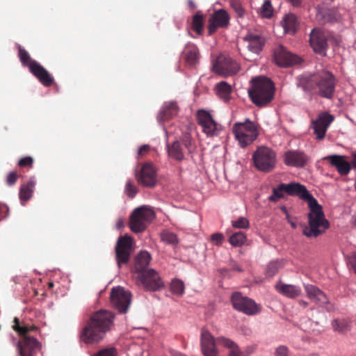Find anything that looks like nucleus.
<instances>
[{"label": "nucleus", "mask_w": 356, "mask_h": 356, "mask_svg": "<svg viewBox=\"0 0 356 356\" xmlns=\"http://www.w3.org/2000/svg\"><path fill=\"white\" fill-rule=\"evenodd\" d=\"M115 314L106 309L93 313L82 330L80 339L86 343H98L113 326Z\"/></svg>", "instance_id": "nucleus-1"}, {"label": "nucleus", "mask_w": 356, "mask_h": 356, "mask_svg": "<svg viewBox=\"0 0 356 356\" xmlns=\"http://www.w3.org/2000/svg\"><path fill=\"white\" fill-rule=\"evenodd\" d=\"M337 82L335 76L331 72L323 70L309 76L302 77L300 86L306 92L331 99L334 95Z\"/></svg>", "instance_id": "nucleus-2"}, {"label": "nucleus", "mask_w": 356, "mask_h": 356, "mask_svg": "<svg viewBox=\"0 0 356 356\" xmlns=\"http://www.w3.org/2000/svg\"><path fill=\"white\" fill-rule=\"evenodd\" d=\"M308 204L309 212L307 214L308 227H305L302 234L309 238H316L329 227V222L325 219L323 207L308 191L303 200Z\"/></svg>", "instance_id": "nucleus-3"}, {"label": "nucleus", "mask_w": 356, "mask_h": 356, "mask_svg": "<svg viewBox=\"0 0 356 356\" xmlns=\"http://www.w3.org/2000/svg\"><path fill=\"white\" fill-rule=\"evenodd\" d=\"M275 86L268 78L259 76L251 80L248 95L251 101L258 107L268 104L273 99Z\"/></svg>", "instance_id": "nucleus-4"}, {"label": "nucleus", "mask_w": 356, "mask_h": 356, "mask_svg": "<svg viewBox=\"0 0 356 356\" xmlns=\"http://www.w3.org/2000/svg\"><path fill=\"white\" fill-rule=\"evenodd\" d=\"M232 132L241 147L252 143L259 136L258 125L249 120L244 122L234 123Z\"/></svg>", "instance_id": "nucleus-5"}, {"label": "nucleus", "mask_w": 356, "mask_h": 356, "mask_svg": "<svg viewBox=\"0 0 356 356\" xmlns=\"http://www.w3.org/2000/svg\"><path fill=\"white\" fill-rule=\"evenodd\" d=\"M155 218L154 212L146 206H142L134 210L130 216L129 227L135 233L143 232L147 223Z\"/></svg>", "instance_id": "nucleus-6"}, {"label": "nucleus", "mask_w": 356, "mask_h": 356, "mask_svg": "<svg viewBox=\"0 0 356 356\" xmlns=\"http://www.w3.org/2000/svg\"><path fill=\"white\" fill-rule=\"evenodd\" d=\"M307 193V188L299 183L281 184L277 187L273 188V193L268 197V200L270 202H277L284 197V194L298 196L300 199L303 200Z\"/></svg>", "instance_id": "nucleus-7"}, {"label": "nucleus", "mask_w": 356, "mask_h": 356, "mask_svg": "<svg viewBox=\"0 0 356 356\" xmlns=\"http://www.w3.org/2000/svg\"><path fill=\"white\" fill-rule=\"evenodd\" d=\"M255 167L260 171H271L276 163V154L269 147L261 146L257 149L252 156Z\"/></svg>", "instance_id": "nucleus-8"}, {"label": "nucleus", "mask_w": 356, "mask_h": 356, "mask_svg": "<svg viewBox=\"0 0 356 356\" xmlns=\"http://www.w3.org/2000/svg\"><path fill=\"white\" fill-rule=\"evenodd\" d=\"M111 303L119 313L127 312L131 302V293L122 286L113 287L110 294Z\"/></svg>", "instance_id": "nucleus-9"}, {"label": "nucleus", "mask_w": 356, "mask_h": 356, "mask_svg": "<svg viewBox=\"0 0 356 356\" xmlns=\"http://www.w3.org/2000/svg\"><path fill=\"white\" fill-rule=\"evenodd\" d=\"M240 70L238 63L231 57L219 55L213 63V70L220 76L226 77L236 74Z\"/></svg>", "instance_id": "nucleus-10"}, {"label": "nucleus", "mask_w": 356, "mask_h": 356, "mask_svg": "<svg viewBox=\"0 0 356 356\" xmlns=\"http://www.w3.org/2000/svg\"><path fill=\"white\" fill-rule=\"evenodd\" d=\"M139 285L147 291H158L163 288L164 283L158 273L152 268L136 275Z\"/></svg>", "instance_id": "nucleus-11"}, {"label": "nucleus", "mask_w": 356, "mask_h": 356, "mask_svg": "<svg viewBox=\"0 0 356 356\" xmlns=\"http://www.w3.org/2000/svg\"><path fill=\"white\" fill-rule=\"evenodd\" d=\"M198 124L202 127V131L208 136H218L222 131V127L213 118L210 113L204 110H199L197 113Z\"/></svg>", "instance_id": "nucleus-12"}, {"label": "nucleus", "mask_w": 356, "mask_h": 356, "mask_svg": "<svg viewBox=\"0 0 356 356\" xmlns=\"http://www.w3.org/2000/svg\"><path fill=\"white\" fill-rule=\"evenodd\" d=\"M231 301L235 309L247 315H254L260 311L259 305L253 300L243 296L239 292L232 294Z\"/></svg>", "instance_id": "nucleus-13"}, {"label": "nucleus", "mask_w": 356, "mask_h": 356, "mask_svg": "<svg viewBox=\"0 0 356 356\" xmlns=\"http://www.w3.org/2000/svg\"><path fill=\"white\" fill-rule=\"evenodd\" d=\"M132 248V238L128 236H120L115 248V258L119 268L127 264L130 259Z\"/></svg>", "instance_id": "nucleus-14"}, {"label": "nucleus", "mask_w": 356, "mask_h": 356, "mask_svg": "<svg viewBox=\"0 0 356 356\" xmlns=\"http://www.w3.org/2000/svg\"><path fill=\"white\" fill-rule=\"evenodd\" d=\"M325 159L327 160L341 176L347 175L351 167L356 169V153L352 154L350 162L346 160L345 156L337 154L327 156Z\"/></svg>", "instance_id": "nucleus-15"}, {"label": "nucleus", "mask_w": 356, "mask_h": 356, "mask_svg": "<svg viewBox=\"0 0 356 356\" xmlns=\"http://www.w3.org/2000/svg\"><path fill=\"white\" fill-rule=\"evenodd\" d=\"M309 44L313 50L321 55L325 56L328 47L325 33L318 28H314L309 34Z\"/></svg>", "instance_id": "nucleus-16"}, {"label": "nucleus", "mask_w": 356, "mask_h": 356, "mask_svg": "<svg viewBox=\"0 0 356 356\" xmlns=\"http://www.w3.org/2000/svg\"><path fill=\"white\" fill-rule=\"evenodd\" d=\"M229 24V16L227 12L223 9L215 11L210 17L208 22V34L213 35L220 29L227 28Z\"/></svg>", "instance_id": "nucleus-17"}, {"label": "nucleus", "mask_w": 356, "mask_h": 356, "mask_svg": "<svg viewBox=\"0 0 356 356\" xmlns=\"http://www.w3.org/2000/svg\"><path fill=\"white\" fill-rule=\"evenodd\" d=\"M200 344L204 356L218 355L215 339L210 332L204 328H202L201 331Z\"/></svg>", "instance_id": "nucleus-18"}, {"label": "nucleus", "mask_w": 356, "mask_h": 356, "mask_svg": "<svg viewBox=\"0 0 356 356\" xmlns=\"http://www.w3.org/2000/svg\"><path fill=\"white\" fill-rule=\"evenodd\" d=\"M274 59L280 66H289L300 62V58L288 51L284 47L279 46L274 51Z\"/></svg>", "instance_id": "nucleus-19"}, {"label": "nucleus", "mask_w": 356, "mask_h": 356, "mask_svg": "<svg viewBox=\"0 0 356 356\" xmlns=\"http://www.w3.org/2000/svg\"><path fill=\"white\" fill-rule=\"evenodd\" d=\"M30 72L45 87H50L54 83L53 76L39 63H33Z\"/></svg>", "instance_id": "nucleus-20"}, {"label": "nucleus", "mask_w": 356, "mask_h": 356, "mask_svg": "<svg viewBox=\"0 0 356 356\" xmlns=\"http://www.w3.org/2000/svg\"><path fill=\"white\" fill-rule=\"evenodd\" d=\"M286 165L296 168H302L308 162V156L301 151L289 150L284 155Z\"/></svg>", "instance_id": "nucleus-21"}, {"label": "nucleus", "mask_w": 356, "mask_h": 356, "mask_svg": "<svg viewBox=\"0 0 356 356\" xmlns=\"http://www.w3.org/2000/svg\"><path fill=\"white\" fill-rule=\"evenodd\" d=\"M333 120L332 115L324 113L312 122L314 134L318 140H322L325 137L326 131Z\"/></svg>", "instance_id": "nucleus-22"}, {"label": "nucleus", "mask_w": 356, "mask_h": 356, "mask_svg": "<svg viewBox=\"0 0 356 356\" xmlns=\"http://www.w3.org/2000/svg\"><path fill=\"white\" fill-rule=\"evenodd\" d=\"M243 40L248 43V49L254 54H259L265 44L264 38L257 33L248 32L243 37Z\"/></svg>", "instance_id": "nucleus-23"}, {"label": "nucleus", "mask_w": 356, "mask_h": 356, "mask_svg": "<svg viewBox=\"0 0 356 356\" xmlns=\"http://www.w3.org/2000/svg\"><path fill=\"white\" fill-rule=\"evenodd\" d=\"M40 348V344L38 341L35 338L26 334L19 343V352L22 356H32Z\"/></svg>", "instance_id": "nucleus-24"}, {"label": "nucleus", "mask_w": 356, "mask_h": 356, "mask_svg": "<svg viewBox=\"0 0 356 356\" xmlns=\"http://www.w3.org/2000/svg\"><path fill=\"white\" fill-rule=\"evenodd\" d=\"M307 296L316 304L323 306L329 303L328 298L323 291L312 284L305 285Z\"/></svg>", "instance_id": "nucleus-25"}, {"label": "nucleus", "mask_w": 356, "mask_h": 356, "mask_svg": "<svg viewBox=\"0 0 356 356\" xmlns=\"http://www.w3.org/2000/svg\"><path fill=\"white\" fill-rule=\"evenodd\" d=\"M179 111V107L175 102L165 103L159 111L157 120L159 122L168 121L176 116Z\"/></svg>", "instance_id": "nucleus-26"}, {"label": "nucleus", "mask_w": 356, "mask_h": 356, "mask_svg": "<svg viewBox=\"0 0 356 356\" xmlns=\"http://www.w3.org/2000/svg\"><path fill=\"white\" fill-rule=\"evenodd\" d=\"M183 59L188 66H194L200 58L199 49L193 44H188L182 52Z\"/></svg>", "instance_id": "nucleus-27"}, {"label": "nucleus", "mask_w": 356, "mask_h": 356, "mask_svg": "<svg viewBox=\"0 0 356 356\" xmlns=\"http://www.w3.org/2000/svg\"><path fill=\"white\" fill-rule=\"evenodd\" d=\"M151 255L147 251L140 252L135 259L134 273L136 275L147 270L151 261Z\"/></svg>", "instance_id": "nucleus-28"}, {"label": "nucleus", "mask_w": 356, "mask_h": 356, "mask_svg": "<svg viewBox=\"0 0 356 356\" xmlns=\"http://www.w3.org/2000/svg\"><path fill=\"white\" fill-rule=\"evenodd\" d=\"M276 289L279 293L289 298H295L301 294L300 287L293 284L280 283Z\"/></svg>", "instance_id": "nucleus-29"}, {"label": "nucleus", "mask_w": 356, "mask_h": 356, "mask_svg": "<svg viewBox=\"0 0 356 356\" xmlns=\"http://www.w3.org/2000/svg\"><path fill=\"white\" fill-rule=\"evenodd\" d=\"M216 341L221 346L229 349V356H243L238 346L232 340L223 337H218Z\"/></svg>", "instance_id": "nucleus-30"}, {"label": "nucleus", "mask_w": 356, "mask_h": 356, "mask_svg": "<svg viewBox=\"0 0 356 356\" xmlns=\"http://www.w3.org/2000/svg\"><path fill=\"white\" fill-rule=\"evenodd\" d=\"M283 27L286 33L294 34L298 26L297 17L293 14L286 15L282 20Z\"/></svg>", "instance_id": "nucleus-31"}, {"label": "nucleus", "mask_w": 356, "mask_h": 356, "mask_svg": "<svg viewBox=\"0 0 356 356\" xmlns=\"http://www.w3.org/2000/svg\"><path fill=\"white\" fill-rule=\"evenodd\" d=\"M168 153L170 158L177 161H181L184 159V154L181 145L178 140H176L171 145H168Z\"/></svg>", "instance_id": "nucleus-32"}, {"label": "nucleus", "mask_w": 356, "mask_h": 356, "mask_svg": "<svg viewBox=\"0 0 356 356\" xmlns=\"http://www.w3.org/2000/svg\"><path fill=\"white\" fill-rule=\"evenodd\" d=\"M216 93L224 102H228L232 91V86L225 81H221L216 86Z\"/></svg>", "instance_id": "nucleus-33"}, {"label": "nucleus", "mask_w": 356, "mask_h": 356, "mask_svg": "<svg viewBox=\"0 0 356 356\" xmlns=\"http://www.w3.org/2000/svg\"><path fill=\"white\" fill-rule=\"evenodd\" d=\"M35 185V182L31 180L27 184L21 186L19 196L22 202H26L31 198Z\"/></svg>", "instance_id": "nucleus-34"}, {"label": "nucleus", "mask_w": 356, "mask_h": 356, "mask_svg": "<svg viewBox=\"0 0 356 356\" xmlns=\"http://www.w3.org/2000/svg\"><path fill=\"white\" fill-rule=\"evenodd\" d=\"M332 327L335 332L345 333L350 330V321L345 318H337L332 321Z\"/></svg>", "instance_id": "nucleus-35"}, {"label": "nucleus", "mask_w": 356, "mask_h": 356, "mask_svg": "<svg viewBox=\"0 0 356 356\" xmlns=\"http://www.w3.org/2000/svg\"><path fill=\"white\" fill-rule=\"evenodd\" d=\"M204 16L201 11H197L193 17L191 28L198 35L203 33Z\"/></svg>", "instance_id": "nucleus-36"}, {"label": "nucleus", "mask_w": 356, "mask_h": 356, "mask_svg": "<svg viewBox=\"0 0 356 356\" xmlns=\"http://www.w3.org/2000/svg\"><path fill=\"white\" fill-rule=\"evenodd\" d=\"M156 168L152 163H145L140 170V176L138 178H156Z\"/></svg>", "instance_id": "nucleus-37"}, {"label": "nucleus", "mask_w": 356, "mask_h": 356, "mask_svg": "<svg viewBox=\"0 0 356 356\" xmlns=\"http://www.w3.org/2000/svg\"><path fill=\"white\" fill-rule=\"evenodd\" d=\"M18 56L23 66L27 67L30 70V67L33 63H38L33 60L29 52L21 46L18 47Z\"/></svg>", "instance_id": "nucleus-38"}, {"label": "nucleus", "mask_w": 356, "mask_h": 356, "mask_svg": "<svg viewBox=\"0 0 356 356\" xmlns=\"http://www.w3.org/2000/svg\"><path fill=\"white\" fill-rule=\"evenodd\" d=\"M180 143L184 145L188 154H192L195 152L196 145L190 134L185 133L183 134Z\"/></svg>", "instance_id": "nucleus-39"}, {"label": "nucleus", "mask_w": 356, "mask_h": 356, "mask_svg": "<svg viewBox=\"0 0 356 356\" xmlns=\"http://www.w3.org/2000/svg\"><path fill=\"white\" fill-rule=\"evenodd\" d=\"M161 239L168 245L175 246L179 243L177 236L170 232L164 231L161 233Z\"/></svg>", "instance_id": "nucleus-40"}, {"label": "nucleus", "mask_w": 356, "mask_h": 356, "mask_svg": "<svg viewBox=\"0 0 356 356\" xmlns=\"http://www.w3.org/2000/svg\"><path fill=\"white\" fill-rule=\"evenodd\" d=\"M246 241V236L242 232H238L230 236L229 242L235 247H240L244 244Z\"/></svg>", "instance_id": "nucleus-41"}, {"label": "nucleus", "mask_w": 356, "mask_h": 356, "mask_svg": "<svg viewBox=\"0 0 356 356\" xmlns=\"http://www.w3.org/2000/svg\"><path fill=\"white\" fill-rule=\"evenodd\" d=\"M170 291L175 295L181 296L184 293V282L178 279H175L171 282Z\"/></svg>", "instance_id": "nucleus-42"}, {"label": "nucleus", "mask_w": 356, "mask_h": 356, "mask_svg": "<svg viewBox=\"0 0 356 356\" xmlns=\"http://www.w3.org/2000/svg\"><path fill=\"white\" fill-rule=\"evenodd\" d=\"M282 266V263L281 261L275 260L269 262L267 265L266 273L269 277H273L275 274H276L279 269Z\"/></svg>", "instance_id": "nucleus-43"}, {"label": "nucleus", "mask_w": 356, "mask_h": 356, "mask_svg": "<svg viewBox=\"0 0 356 356\" xmlns=\"http://www.w3.org/2000/svg\"><path fill=\"white\" fill-rule=\"evenodd\" d=\"M232 225L234 228L247 229L250 226L248 220L245 217H240L236 220L232 222Z\"/></svg>", "instance_id": "nucleus-44"}, {"label": "nucleus", "mask_w": 356, "mask_h": 356, "mask_svg": "<svg viewBox=\"0 0 356 356\" xmlns=\"http://www.w3.org/2000/svg\"><path fill=\"white\" fill-rule=\"evenodd\" d=\"M34 163V159L30 156H24L19 159L17 165L19 168H31Z\"/></svg>", "instance_id": "nucleus-45"}, {"label": "nucleus", "mask_w": 356, "mask_h": 356, "mask_svg": "<svg viewBox=\"0 0 356 356\" xmlns=\"http://www.w3.org/2000/svg\"><path fill=\"white\" fill-rule=\"evenodd\" d=\"M261 15L266 18H269L273 15V7L270 1L266 0L261 6Z\"/></svg>", "instance_id": "nucleus-46"}, {"label": "nucleus", "mask_w": 356, "mask_h": 356, "mask_svg": "<svg viewBox=\"0 0 356 356\" xmlns=\"http://www.w3.org/2000/svg\"><path fill=\"white\" fill-rule=\"evenodd\" d=\"M138 193L137 188L135 186L132 185L130 181H128L125 186V193L131 198L135 197Z\"/></svg>", "instance_id": "nucleus-47"}, {"label": "nucleus", "mask_w": 356, "mask_h": 356, "mask_svg": "<svg viewBox=\"0 0 356 356\" xmlns=\"http://www.w3.org/2000/svg\"><path fill=\"white\" fill-rule=\"evenodd\" d=\"M138 184L146 188H154L157 185V179H138Z\"/></svg>", "instance_id": "nucleus-48"}, {"label": "nucleus", "mask_w": 356, "mask_h": 356, "mask_svg": "<svg viewBox=\"0 0 356 356\" xmlns=\"http://www.w3.org/2000/svg\"><path fill=\"white\" fill-rule=\"evenodd\" d=\"M211 241L216 245H220L224 241V236L221 233H214L211 235Z\"/></svg>", "instance_id": "nucleus-49"}, {"label": "nucleus", "mask_w": 356, "mask_h": 356, "mask_svg": "<svg viewBox=\"0 0 356 356\" xmlns=\"http://www.w3.org/2000/svg\"><path fill=\"white\" fill-rule=\"evenodd\" d=\"M14 322H15V325L13 326V328L15 331H17V332H19L21 334H24V335H25L28 332L29 328L25 326H20L19 321L17 318H15Z\"/></svg>", "instance_id": "nucleus-50"}, {"label": "nucleus", "mask_w": 356, "mask_h": 356, "mask_svg": "<svg viewBox=\"0 0 356 356\" xmlns=\"http://www.w3.org/2000/svg\"><path fill=\"white\" fill-rule=\"evenodd\" d=\"M96 356H116L115 348L104 349L98 352Z\"/></svg>", "instance_id": "nucleus-51"}, {"label": "nucleus", "mask_w": 356, "mask_h": 356, "mask_svg": "<svg viewBox=\"0 0 356 356\" xmlns=\"http://www.w3.org/2000/svg\"><path fill=\"white\" fill-rule=\"evenodd\" d=\"M288 348L285 346H280L275 350V356H287Z\"/></svg>", "instance_id": "nucleus-52"}, {"label": "nucleus", "mask_w": 356, "mask_h": 356, "mask_svg": "<svg viewBox=\"0 0 356 356\" xmlns=\"http://www.w3.org/2000/svg\"><path fill=\"white\" fill-rule=\"evenodd\" d=\"M348 263L351 266L353 270L356 273V252H353L349 257H348Z\"/></svg>", "instance_id": "nucleus-53"}, {"label": "nucleus", "mask_w": 356, "mask_h": 356, "mask_svg": "<svg viewBox=\"0 0 356 356\" xmlns=\"http://www.w3.org/2000/svg\"><path fill=\"white\" fill-rule=\"evenodd\" d=\"M149 149H150L149 145H143L138 149V154L139 156H143L147 154L149 152Z\"/></svg>", "instance_id": "nucleus-54"}, {"label": "nucleus", "mask_w": 356, "mask_h": 356, "mask_svg": "<svg viewBox=\"0 0 356 356\" xmlns=\"http://www.w3.org/2000/svg\"><path fill=\"white\" fill-rule=\"evenodd\" d=\"M233 8H234L238 17H241L244 15L245 10L240 4L234 3L233 4Z\"/></svg>", "instance_id": "nucleus-55"}, {"label": "nucleus", "mask_w": 356, "mask_h": 356, "mask_svg": "<svg viewBox=\"0 0 356 356\" xmlns=\"http://www.w3.org/2000/svg\"><path fill=\"white\" fill-rule=\"evenodd\" d=\"M295 7H299L302 3V0H289Z\"/></svg>", "instance_id": "nucleus-56"}, {"label": "nucleus", "mask_w": 356, "mask_h": 356, "mask_svg": "<svg viewBox=\"0 0 356 356\" xmlns=\"http://www.w3.org/2000/svg\"><path fill=\"white\" fill-rule=\"evenodd\" d=\"M188 6L192 11L196 8V5L193 0H188Z\"/></svg>", "instance_id": "nucleus-57"}, {"label": "nucleus", "mask_w": 356, "mask_h": 356, "mask_svg": "<svg viewBox=\"0 0 356 356\" xmlns=\"http://www.w3.org/2000/svg\"><path fill=\"white\" fill-rule=\"evenodd\" d=\"M281 211L286 215V218H289V213H288L287 209L285 206H282L280 207Z\"/></svg>", "instance_id": "nucleus-58"}, {"label": "nucleus", "mask_w": 356, "mask_h": 356, "mask_svg": "<svg viewBox=\"0 0 356 356\" xmlns=\"http://www.w3.org/2000/svg\"><path fill=\"white\" fill-rule=\"evenodd\" d=\"M17 177H18V175H17V172L13 171V172H10L8 175L7 178H17Z\"/></svg>", "instance_id": "nucleus-59"}, {"label": "nucleus", "mask_w": 356, "mask_h": 356, "mask_svg": "<svg viewBox=\"0 0 356 356\" xmlns=\"http://www.w3.org/2000/svg\"><path fill=\"white\" fill-rule=\"evenodd\" d=\"M298 303H299V305H300L301 307H304V308H305V307H307L308 306V302H306L305 300H300L298 302Z\"/></svg>", "instance_id": "nucleus-60"}, {"label": "nucleus", "mask_w": 356, "mask_h": 356, "mask_svg": "<svg viewBox=\"0 0 356 356\" xmlns=\"http://www.w3.org/2000/svg\"><path fill=\"white\" fill-rule=\"evenodd\" d=\"M286 220H288V222L290 223V225H291V227L293 228H296V224L295 222L292 221L291 220V216H289V218H286Z\"/></svg>", "instance_id": "nucleus-61"}, {"label": "nucleus", "mask_w": 356, "mask_h": 356, "mask_svg": "<svg viewBox=\"0 0 356 356\" xmlns=\"http://www.w3.org/2000/svg\"><path fill=\"white\" fill-rule=\"evenodd\" d=\"M17 179H7L8 186H12L15 184Z\"/></svg>", "instance_id": "nucleus-62"}, {"label": "nucleus", "mask_w": 356, "mask_h": 356, "mask_svg": "<svg viewBox=\"0 0 356 356\" xmlns=\"http://www.w3.org/2000/svg\"><path fill=\"white\" fill-rule=\"evenodd\" d=\"M116 225L118 229L121 228L123 226V221L122 220H119Z\"/></svg>", "instance_id": "nucleus-63"}, {"label": "nucleus", "mask_w": 356, "mask_h": 356, "mask_svg": "<svg viewBox=\"0 0 356 356\" xmlns=\"http://www.w3.org/2000/svg\"><path fill=\"white\" fill-rule=\"evenodd\" d=\"M353 223L356 225V214H354L352 217Z\"/></svg>", "instance_id": "nucleus-64"}]
</instances>
